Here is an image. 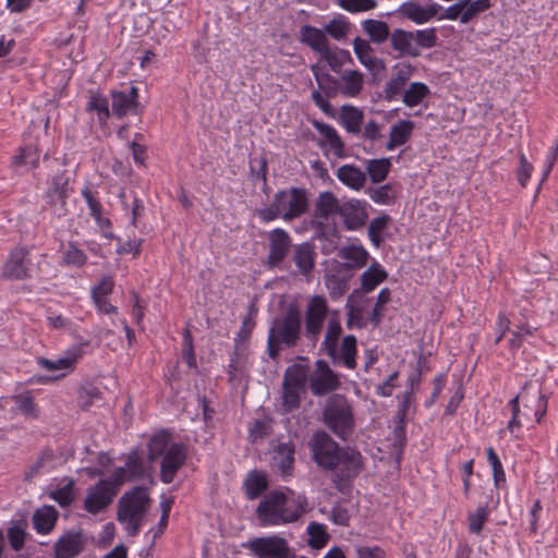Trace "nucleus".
Segmentation results:
<instances>
[{
  "label": "nucleus",
  "instance_id": "obj_1",
  "mask_svg": "<svg viewBox=\"0 0 558 558\" xmlns=\"http://www.w3.org/2000/svg\"><path fill=\"white\" fill-rule=\"evenodd\" d=\"M113 460L107 452H99L97 465L81 470V475L89 478L99 477L93 488H118L125 484L133 488H147L154 485V473L149 462L145 461L136 450H132L123 466L112 468Z\"/></svg>",
  "mask_w": 558,
  "mask_h": 558
},
{
  "label": "nucleus",
  "instance_id": "obj_2",
  "mask_svg": "<svg viewBox=\"0 0 558 558\" xmlns=\"http://www.w3.org/2000/svg\"><path fill=\"white\" fill-rule=\"evenodd\" d=\"M308 510L307 498L295 490H271L259 501L256 517L260 526H280L298 521Z\"/></svg>",
  "mask_w": 558,
  "mask_h": 558
},
{
  "label": "nucleus",
  "instance_id": "obj_3",
  "mask_svg": "<svg viewBox=\"0 0 558 558\" xmlns=\"http://www.w3.org/2000/svg\"><path fill=\"white\" fill-rule=\"evenodd\" d=\"M302 320L301 310L293 304L272 320L267 339V353L270 359L276 360L283 347L294 348L299 344L304 335Z\"/></svg>",
  "mask_w": 558,
  "mask_h": 558
},
{
  "label": "nucleus",
  "instance_id": "obj_4",
  "mask_svg": "<svg viewBox=\"0 0 558 558\" xmlns=\"http://www.w3.org/2000/svg\"><path fill=\"white\" fill-rule=\"evenodd\" d=\"M308 207L307 194L304 189L290 187L278 191L269 207L257 210L258 217L269 222L279 217L291 221L306 213Z\"/></svg>",
  "mask_w": 558,
  "mask_h": 558
},
{
  "label": "nucleus",
  "instance_id": "obj_5",
  "mask_svg": "<svg viewBox=\"0 0 558 558\" xmlns=\"http://www.w3.org/2000/svg\"><path fill=\"white\" fill-rule=\"evenodd\" d=\"M150 509L147 490H128L119 500L117 519L129 536L140 533Z\"/></svg>",
  "mask_w": 558,
  "mask_h": 558
},
{
  "label": "nucleus",
  "instance_id": "obj_6",
  "mask_svg": "<svg viewBox=\"0 0 558 558\" xmlns=\"http://www.w3.org/2000/svg\"><path fill=\"white\" fill-rule=\"evenodd\" d=\"M322 420L342 440H347L355 428L352 404L343 395L333 393L327 398Z\"/></svg>",
  "mask_w": 558,
  "mask_h": 558
},
{
  "label": "nucleus",
  "instance_id": "obj_7",
  "mask_svg": "<svg viewBox=\"0 0 558 558\" xmlns=\"http://www.w3.org/2000/svg\"><path fill=\"white\" fill-rule=\"evenodd\" d=\"M163 454L160 466V478L165 484L173 481L175 473L186 459L185 447L181 444H171L165 435L154 436L149 442V458Z\"/></svg>",
  "mask_w": 558,
  "mask_h": 558
},
{
  "label": "nucleus",
  "instance_id": "obj_8",
  "mask_svg": "<svg viewBox=\"0 0 558 558\" xmlns=\"http://www.w3.org/2000/svg\"><path fill=\"white\" fill-rule=\"evenodd\" d=\"M364 462L360 451L347 447L338 453L335 464L328 470L331 471V480L339 488L348 487L361 473Z\"/></svg>",
  "mask_w": 558,
  "mask_h": 558
},
{
  "label": "nucleus",
  "instance_id": "obj_9",
  "mask_svg": "<svg viewBox=\"0 0 558 558\" xmlns=\"http://www.w3.org/2000/svg\"><path fill=\"white\" fill-rule=\"evenodd\" d=\"M328 313L326 298L314 295L308 300L304 313V337L310 343L315 345L318 341Z\"/></svg>",
  "mask_w": 558,
  "mask_h": 558
},
{
  "label": "nucleus",
  "instance_id": "obj_10",
  "mask_svg": "<svg viewBox=\"0 0 558 558\" xmlns=\"http://www.w3.org/2000/svg\"><path fill=\"white\" fill-rule=\"evenodd\" d=\"M341 386L340 377L325 360H317L314 369H308V389L315 397L327 396Z\"/></svg>",
  "mask_w": 558,
  "mask_h": 558
},
{
  "label": "nucleus",
  "instance_id": "obj_11",
  "mask_svg": "<svg viewBox=\"0 0 558 558\" xmlns=\"http://www.w3.org/2000/svg\"><path fill=\"white\" fill-rule=\"evenodd\" d=\"M308 447L314 461L326 470L335 464L338 453L343 449L324 430L314 433L308 441Z\"/></svg>",
  "mask_w": 558,
  "mask_h": 558
},
{
  "label": "nucleus",
  "instance_id": "obj_12",
  "mask_svg": "<svg viewBox=\"0 0 558 558\" xmlns=\"http://www.w3.org/2000/svg\"><path fill=\"white\" fill-rule=\"evenodd\" d=\"M247 548L257 558H293L294 556L287 539L279 535L251 539Z\"/></svg>",
  "mask_w": 558,
  "mask_h": 558
},
{
  "label": "nucleus",
  "instance_id": "obj_13",
  "mask_svg": "<svg viewBox=\"0 0 558 558\" xmlns=\"http://www.w3.org/2000/svg\"><path fill=\"white\" fill-rule=\"evenodd\" d=\"M112 113L121 119L128 113H140L138 89L132 85L126 90L111 92Z\"/></svg>",
  "mask_w": 558,
  "mask_h": 558
},
{
  "label": "nucleus",
  "instance_id": "obj_14",
  "mask_svg": "<svg viewBox=\"0 0 558 558\" xmlns=\"http://www.w3.org/2000/svg\"><path fill=\"white\" fill-rule=\"evenodd\" d=\"M339 216L347 230H360L366 225L368 218L366 203L360 199L344 201L341 203Z\"/></svg>",
  "mask_w": 558,
  "mask_h": 558
},
{
  "label": "nucleus",
  "instance_id": "obj_15",
  "mask_svg": "<svg viewBox=\"0 0 558 558\" xmlns=\"http://www.w3.org/2000/svg\"><path fill=\"white\" fill-rule=\"evenodd\" d=\"M69 196V178L65 172L57 173L51 179L50 187L47 191L48 202L56 216L65 215V203Z\"/></svg>",
  "mask_w": 558,
  "mask_h": 558
},
{
  "label": "nucleus",
  "instance_id": "obj_16",
  "mask_svg": "<svg viewBox=\"0 0 558 558\" xmlns=\"http://www.w3.org/2000/svg\"><path fill=\"white\" fill-rule=\"evenodd\" d=\"M28 251L15 247L3 265L1 277L8 280H23L28 277Z\"/></svg>",
  "mask_w": 558,
  "mask_h": 558
},
{
  "label": "nucleus",
  "instance_id": "obj_17",
  "mask_svg": "<svg viewBox=\"0 0 558 558\" xmlns=\"http://www.w3.org/2000/svg\"><path fill=\"white\" fill-rule=\"evenodd\" d=\"M291 248V238L287 231L277 228L269 233L268 264L271 267L279 266L287 257Z\"/></svg>",
  "mask_w": 558,
  "mask_h": 558
},
{
  "label": "nucleus",
  "instance_id": "obj_18",
  "mask_svg": "<svg viewBox=\"0 0 558 558\" xmlns=\"http://www.w3.org/2000/svg\"><path fill=\"white\" fill-rule=\"evenodd\" d=\"M85 545L81 532L68 531L63 533L53 546L54 558H76Z\"/></svg>",
  "mask_w": 558,
  "mask_h": 558
},
{
  "label": "nucleus",
  "instance_id": "obj_19",
  "mask_svg": "<svg viewBox=\"0 0 558 558\" xmlns=\"http://www.w3.org/2000/svg\"><path fill=\"white\" fill-rule=\"evenodd\" d=\"M387 271L378 263L372 264L361 275V287L359 289L353 290V292L349 296V301H352L353 298L361 296L363 294L374 291L380 283L387 280Z\"/></svg>",
  "mask_w": 558,
  "mask_h": 558
},
{
  "label": "nucleus",
  "instance_id": "obj_20",
  "mask_svg": "<svg viewBox=\"0 0 558 558\" xmlns=\"http://www.w3.org/2000/svg\"><path fill=\"white\" fill-rule=\"evenodd\" d=\"M295 447L292 441L279 442L272 451L271 466L282 476L292 474Z\"/></svg>",
  "mask_w": 558,
  "mask_h": 558
},
{
  "label": "nucleus",
  "instance_id": "obj_21",
  "mask_svg": "<svg viewBox=\"0 0 558 558\" xmlns=\"http://www.w3.org/2000/svg\"><path fill=\"white\" fill-rule=\"evenodd\" d=\"M389 41L392 50L398 52L399 57L417 58L421 56L417 45H414L413 32L396 28L391 32Z\"/></svg>",
  "mask_w": 558,
  "mask_h": 558
},
{
  "label": "nucleus",
  "instance_id": "obj_22",
  "mask_svg": "<svg viewBox=\"0 0 558 558\" xmlns=\"http://www.w3.org/2000/svg\"><path fill=\"white\" fill-rule=\"evenodd\" d=\"M413 71L414 68L410 63H400L396 66L395 75L385 85L384 93L386 100L391 101L402 93Z\"/></svg>",
  "mask_w": 558,
  "mask_h": 558
},
{
  "label": "nucleus",
  "instance_id": "obj_23",
  "mask_svg": "<svg viewBox=\"0 0 558 558\" xmlns=\"http://www.w3.org/2000/svg\"><path fill=\"white\" fill-rule=\"evenodd\" d=\"M353 50L359 61L369 71H379L385 68L384 61L375 56L373 47L366 39L354 38Z\"/></svg>",
  "mask_w": 558,
  "mask_h": 558
},
{
  "label": "nucleus",
  "instance_id": "obj_24",
  "mask_svg": "<svg viewBox=\"0 0 558 558\" xmlns=\"http://www.w3.org/2000/svg\"><path fill=\"white\" fill-rule=\"evenodd\" d=\"M300 40L319 54L329 48V41L324 29L311 25L301 27Z\"/></svg>",
  "mask_w": 558,
  "mask_h": 558
},
{
  "label": "nucleus",
  "instance_id": "obj_25",
  "mask_svg": "<svg viewBox=\"0 0 558 558\" xmlns=\"http://www.w3.org/2000/svg\"><path fill=\"white\" fill-rule=\"evenodd\" d=\"M342 497L333 505L331 509L330 520L338 525H348L351 515L355 511L356 501L345 494V490H340Z\"/></svg>",
  "mask_w": 558,
  "mask_h": 558
},
{
  "label": "nucleus",
  "instance_id": "obj_26",
  "mask_svg": "<svg viewBox=\"0 0 558 558\" xmlns=\"http://www.w3.org/2000/svg\"><path fill=\"white\" fill-rule=\"evenodd\" d=\"M340 94L354 98L357 97L364 85V76L357 70H344L340 75Z\"/></svg>",
  "mask_w": 558,
  "mask_h": 558
},
{
  "label": "nucleus",
  "instance_id": "obj_27",
  "mask_svg": "<svg viewBox=\"0 0 558 558\" xmlns=\"http://www.w3.org/2000/svg\"><path fill=\"white\" fill-rule=\"evenodd\" d=\"M342 332V327L340 320L332 316L327 324V330L325 333V339L322 343L323 349L326 351L327 355L331 357L333 364L338 363V340Z\"/></svg>",
  "mask_w": 558,
  "mask_h": 558
},
{
  "label": "nucleus",
  "instance_id": "obj_28",
  "mask_svg": "<svg viewBox=\"0 0 558 558\" xmlns=\"http://www.w3.org/2000/svg\"><path fill=\"white\" fill-rule=\"evenodd\" d=\"M341 203L331 192H323L319 194L315 203V217L324 221L333 215H339Z\"/></svg>",
  "mask_w": 558,
  "mask_h": 558
},
{
  "label": "nucleus",
  "instance_id": "obj_29",
  "mask_svg": "<svg viewBox=\"0 0 558 558\" xmlns=\"http://www.w3.org/2000/svg\"><path fill=\"white\" fill-rule=\"evenodd\" d=\"M338 180L348 187L359 191L366 182V174L353 165H343L337 170Z\"/></svg>",
  "mask_w": 558,
  "mask_h": 558
},
{
  "label": "nucleus",
  "instance_id": "obj_30",
  "mask_svg": "<svg viewBox=\"0 0 558 558\" xmlns=\"http://www.w3.org/2000/svg\"><path fill=\"white\" fill-rule=\"evenodd\" d=\"M313 126L326 140L327 144L338 158H343L345 156L344 143L333 126L316 120L313 121Z\"/></svg>",
  "mask_w": 558,
  "mask_h": 558
},
{
  "label": "nucleus",
  "instance_id": "obj_31",
  "mask_svg": "<svg viewBox=\"0 0 558 558\" xmlns=\"http://www.w3.org/2000/svg\"><path fill=\"white\" fill-rule=\"evenodd\" d=\"M315 255L314 246L308 242L294 247L293 260L302 275L307 276L312 272Z\"/></svg>",
  "mask_w": 558,
  "mask_h": 558
},
{
  "label": "nucleus",
  "instance_id": "obj_32",
  "mask_svg": "<svg viewBox=\"0 0 558 558\" xmlns=\"http://www.w3.org/2000/svg\"><path fill=\"white\" fill-rule=\"evenodd\" d=\"M59 458L54 454L50 448L43 449L36 460L31 464L28 471L25 473V478L29 480L38 474L52 470Z\"/></svg>",
  "mask_w": 558,
  "mask_h": 558
},
{
  "label": "nucleus",
  "instance_id": "obj_33",
  "mask_svg": "<svg viewBox=\"0 0 558 558\" xmlns=\"http://www.w3.org/2000/svg\"><path fill=\"white\" fill-rule=\"evenodd\" d=\"M58 512L52 506H44L37 509L33 515V524L37 533L49 534L57 521Z\"/></svg>",
  "mask_w": 558,
  "mask_h": 558
},
{
  "label": "nucleus",
  "instance_id": "obj_34",
  "mask_svg": "<svg viewBox=\"0 0 558 558\" xmlns=\"http://www.w3.org/2000/svg\"><path fill=\"white\" fill-rule=\"evenodd\" d=\"M339 118L348 133L359 134L361 132L364 113L359 108L352 105H343L340 108Z\"/></svg>",
  "mask_w": 558,
  "mask_h": 558
},
{
  "label": "nucleus",
  "instance_id": "obj_35",
  "mask_svg": "<svg viewBox=\"0 0 558 558\" xmlns=\"http://www.w3.org/2000/svg\"><path fill=\"white\" fill-rule=\"evenodd\" d=\"M308 384V366L303 364H293L289 366L283 374V387L305 390Z\"/></svg>",
  "mask_w": 558,
  "mask_h": 558
},
{
  "label": "nucleus",
  "instance_id": "obj_36",
  "mask_svg": "<svg viewBox=\"0 0 558 558\" xmlns=\"http://www.w3.org/2000/svg\"><path fill=\"white\" fill-rule=\"evenodd\" d=\"M414 124L410 120H400L391 126L389 141L386 144L388 150L401 146L410 138Z\"/></svg>",
  "mask_w": 558,
  "mask_h": 558
},
{
  "label": "nucleus",
  "instance_id": "obj_37",
  "mask_svg": "<svg viewBox=\"0 0 558 558\" xmlns=\"http://www.w3.org/2000/svg\"><path fill=\"white\" fill-rule=\"evenodd\" d=\"M362 27L368 35L369 41L376 45L390 40L391 32L389 25L384 21L368 19L362 22Z\"/></svg>",
  "mask_w": 558,
  "mask_h": 558
},
{
  "label": "nucleus",
  "instance_id": "obj_38",
  "mask_svg": "<svg viewBox=\"0 0 558 558\" xmlns=\"http://www.w3.org/2000/svg\"><path fill=\"white\" fill-rule=\"evenodd\" d=\"M339 256L347 260L348 268L360 269L364 267L368 259L367 251L362 246L349 245L340 250Z\"/></svg>",
  "mask_w": 558,
  "mask_h": 558
},
{
  "label": "nucleus",
  "instance_id": "obj_39",
  "mask_svg": "<svg viewBox=\"0 0 558 558\" xmlns=\"http://www.w3.org/2000/svg\"><path fill=\"white\" fill-rule=\"evenodd\" d=\"M307 544L313 549L324 548L330 539L327 526L324 523L311 522L306 527Z\"/></svg>",
  "mask_w": 558,
  "mask_h": 558
},
{
  "label": "nucleus",
  "instance_id": "obj_40",
  "mask_svg": "<svg viewBox=\"0 0 558 558\" xmlns=\"http://www.w3.org/2000/svg\"><path fill=\"white\" fill-rule=\"evenodd\" d=\"M429 95V88L422 82H413L404 90L402 101L407 107H415L420 105L424 98Z\"/></svg>",
  "mask_w": 558,
  "mask_h": 558
},
{
  "label": "nucleus",
  "instance_id": "obj_41",
  "mask_svg": "<svg viewBox=\"0 0 558 558\" xmlns=\"http://www.w3.org/2000/svg\"><path fill=\"white\" fill-rule=\"evenodd\" d=\"M311 70L319 88L325 92L327 97H335L340 94V78H336L329 73H320L317 65H312Z\"/></svg>",
  "mask_w": 558,
  "mask_h": 558
},
{
  "label": "nucleus",
  "instance_id": "obj_42",
  "mask_svg": "<svg viewBox=\"0 0 558 558\" xmlns=\"http://www.w3.org/2000/svg\"><path fill=\"white\" fill-rule=\"evenodd\" d=\"M117 490H90V494L85 500V508L90 513H98L105 509L112 500L113 494Z\"/></svg>",
  "mask_w": 558,
  "mask_h": 558
},
{
  "label": "nucleus",
  "instance_id": "obj_43",
  "mask_svg": "<svg viewBox=\"0 0 558 558\" xmlns=\"http://www.w3.org/2000/svg\"><path fill=\"white\" fill-rule=\"evenodd\" d=\"M356 355V338L353 335H348L342 339L340 352H338V362L341 361L345 367L355 368Z\"/></svg>",
  "mask_w": 558,
  "mask_h": 558
},
{
  "label": "nucleus",
  "instance_id": "obj_44",
  "mask_svg": "<svg viewBox=\"0 0 558 558\" xmlns=\"http://www.w3.org/2000/svg\"><path fill=\"white\" fill-rule=\"evenodd\" d=\"M390 167L389 158L372 159L367 161L366 172L373 183H380L387 178Z\"/></svg>",
  "mask_w": 558,
  "mask_h": 558
},
{
  "label": "nucleus",
  "instance_id": "obj_45",
  "mask_svg": "<svg viewBox=\"0 0 558 558\" xmlns=\"http://www.w3.org/2000/svg\"><path fill=\"white\" fill-rule=\"evenodd\" d=\"M80 354L81 350L76 348L69 352L65 357H59L57 360L41 357L39 364L48 371L71 369Z\"/></svg>",
  "mask_w": 558,
  "mask_h": 558
},
{
  "label": "nucleus",
  "instance_id": "obj_46",
  "mask_svg": "<svg viewBox=\"0 0 558 558\" xmlns=\"http://www.w3.org/2000/svg\"><path fill=\"white\" fill-rule=\"evenodd\" d=\"M29 165L33 168L39 165V154L34 146H25L19 149V153L11 158V166L14 168Z\"/></svg>",
  "mask_w": 558,
  "mask_h": 558
},
{
  "label": "nucleus",
  "instance_id": "obj_47",
  "mask_svg": "<svg viewBox=\"0 0 558 558\" xmlns=\"http://www.w3.org/2000/svg\"><path fill=\"white\" fill-rule=\"evenodd\" d=\"M302 392H304V390L282 386L280 407L282 414L291 413L292 411L300 408Z\"/></svg>",
  "mask_w": 558,
  "mask_h": 558
},
{
  "label": "nucleus",
  "instance_id": "obj_48",
  "mask_svg": "<svg viewBox=\"0 0 558 558\" xmlns=\"http://www.w3.org/2000/svg\"><path fill=\"white\" fill-rule=\"evenodd\" d=\"M463 15L461 17L462 24H468L477 14L488 10L492 7L490 0H462Z\"/></svg>",
  "mask_w": 558,
  "mask_h": 558
},
{
  "label": "nucleus",
  "instance_id": "obj_49",
  "mask_svg": "<svg viewBox=\"0 0 558 558\" xmlns=\"http://www.w3.org/2000/svg\"><path fill=\"white\" fill-rule=\"evenodd\" d=\"M463 15L461 17L462 24H468L477 14L488 10L492 7L490 0H462Z\"/></svg>",
  "mask_w": 558,
  "mask_h": 558
},
{
  "label": "nucleus",
  "instance_id": "obj_50",
  "mask_svg": "<svg viewBox=\"0 0 558 558\" xmlns=\"http://www.w3.org/2000/svg\"><path fill=\"white\" fill-rule=\"evenodd\" d=\"M101 391L93 384L82 385L78 389V405L82 410L88 411L95 402L101 400Z\"/></svg>",
  "mask_w": 558,
  "mask_h": 558
},
{
  "label": "nucleus",
  "instance_id": "obj_51",
  "mask_svg": "<svg viewBox=\"0 0 558 558\" xmlns=\"http://www.w3.org/2000/svg\"><path fill=\"white\" fill-rule=\"evenodd\" d=\"M350 31V23L344 17H336L330 20L324 27L326 35L336 40H342Z\"/></svg>",
  "mask_w": 558,
  "mask_h": 558
},
{
  "label": "nucleus",
  "instance_id": "obj_52",
  "mask_svg": "<svg viewBox=\"0 0 558 558\" xmlns=\"http://www.w3.org/2000/svg\"><path fill=\"white\" fill-rule=\"evenodd\" d=\"M389 220H390V217L387 214H383V215L374 218L369 222L368 236H369L371 242L376 247H379L383 242L381 232L387 228Z\"/></svg>",
  "mask_w": 558,
  "mask_h": 558
},
{
  "label": "nucleus",
  "instance_id": "obj_53",
  "mask_svg": "<svg viewBox=\"0 0 558 558\" xmlns=\"http://www.w3.org/2000/svg\"><path fill=\"white\" fill-rule=\"evenodd\" d=\"M399 12L416 24L426 23L425 10L418 3L409 1L400 5Z\"/></svg>",
  "mask_w": 558,
  "mask_h": 558
},
{
  "label": "nucleus",
  "instance_id": "obj_54",
  "mask_svg": "<svg viewBox=\"0 0 558 558\" xmlns=\"http://www.w3.org/2000/svg\"><path fill=\"white\" fill-rule=\"evenodd\" d=\"M13 400H14V403H15L17 410L22 414H24L25 416L33 417V418L37 417L38 411L34 403V399L28 391H26L24 393H20L17 396H14Z\"/></svg>",
  "mask_w": 558,
  "mask_h": 558
},
{
  "label": "nucleus",
  "instance_id": "obj_55",
  "mask_svg": "<svg viewBox=\"0 0 558 558\" xmlns=\"http://www.w3.org/2000/svg\"><path fill=\"white\" fill-rule=\"evenodd\" d=\"M414 45H417V49L425 48L429 49L437 44V32L435 27L418 29L413 32Z\"/></svg>",
  "mask_w": 558,
  "mask_h": 558
},
{
  "label": "nucleus",
  "instance_id": "obj_56",
  "mask_svg": "<svg viewBox=\"0 0 558 558\" xmlns=\"http://www.w3.org/2000/svg\"><path fill=\"white\" fill-rule=\"evenodd\" d=\"M87 110L97 111L99 121H107L110 117L108 100L100 94H93L89 97Z\"/></svg>",
  "mask_w": 558,
  "mask_h": 558
},
{
  "label": "nucleus",
  "instance_id": "obj_57",
  "mask_svg": "<svg viewBox=\"0 0 558 558\" xmlns=\"http://www.w3.org/2000/svg\"><path fill=\"white\" fill-rule=\"evenodd\" d=\"M488 514L489 511L487 506H480L474 512L470 513L468 517L469 531L473 534H480Z\"/></svg>",
  "mask_w": 558,
  "mask_h": 558
},
{
  "label": "nucleus",
  "instance_id": "obj_58",
  "mask_svg": "<svg viewBox=\"0 0 558 558\" xmlns=\"http://www.w3.org/2000/svg\"><path fill=\"white\" fill-rule=\"evenodd\" d=\"M62 259L68 266L81 267L86 263V255L74 244L69 243L64 247Z\"/></svg>",
  "mask_w": 558,
  "mask_h": 558
},
{
  "label": "nucleus",
  "instance_id": "obj_59",
  "mask_svg": "<svg viewBox=\"0 0 558 558\" xmlns=\"http://www.w3.org/2000/svg\"><path fill=\"white\" fill-rule=\"evenodd\" d=\"M371 199L377 204L390 205L395 203L396 194L390 184L381 185L369 191Z\"/></svg>",
  "mask_w": 558,
  "mask_h": 558
},
{
  "label": "nucleus",
  "instance_id": "obj_60",
  "mask_svg": "<svg viewBox=\"0 0 558 558\" xmlns=\"http://www.w3.org/2000/svg\"><path fill=\"white\" fill-rule=\"evenodd\" d=\"M250 172L253 180L267 182V159L264 156L250 159Z\"/></svg>",
  "mask_w": 558,
  "mask_h": 558
},
{
  "label": "nucleus",
  "instance_id": "obj_61",
  "mask_svg": "<svg viewBox=\"0 0 558 558\" xmlns=\"http://www.w3.org/2000/svg\"><path fill=\"white\" fill-rule=\"evenodd\" d=\"M182 355L190 368H196V357L194 353L193 337L190 329H184L183 332V350Z\"/></svg>",
  "mask_w": 558,
  "mask_h": 558
},
{
  "label": "nucleus",
  "instance_id": "obj_62",
  "mask_svg": "<svg viewBox=\"0 0 558 558\" xmlns=\"http://www.w3.org/2000/svg\"><path fill=\"white\" fill-rule=\"evenodd\" d=\"M339 4L349 12H363L375 9L377 2L375 0H339Z\"/></svg>",
  "mask_w": 558,
  "mask_h": 558
},
{
  "label": "nucleus",
  "instance_id": "obj_63",
  "mask_svg": "<svg viewBox=\"0 0 558 558\" xmlns=\"http://www.w3.org/2000/svg\"><path fill=\"white\" fill-rule=\"evenodd\" d=\"M243 485L244 488H268L267 475L263 471L253 470L247 474Z\"/></svg>",
  "mask_w": 558,
  "mask_h": 558
},
{
  "label": "nucleus",
  "instance_id": "obj_64",
  "mask_svg": "<svg viewBox=\"0 0 558 558\" xmlns=\"http://www.w3.org/2000/svg\"><path fill=\"white\" fill-rule=\"evenodd\" d=\"M533 171V165L526 159L523 153L519 154V168L517 170V178L521 186L525 187L527 180Z\"/></svg>",
  "mask_w": 558,
  "mask_h": 558
}]
</instances>
